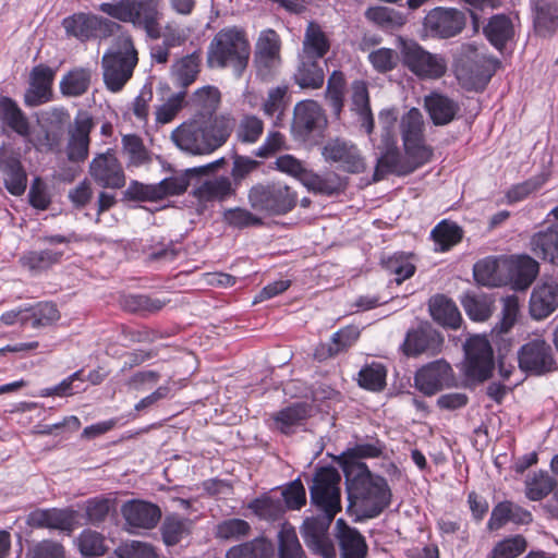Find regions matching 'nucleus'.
I'll return each instance as SVG.
<instances>
[{"label": "nucleus", "instance_id": "nucleus-1", "mask_svg": "<svg viewBox=\"0 0 558 558\" xmlns=\"http://www.w3.org/2000/svg\"><path fill=\"white\" fill-rule=\"evenodd\" d=\"M340 480L336 469L322 468L316 472L310 487L312 504L320 513L305 519L302 536L305 544L324 558H331L335 555V548L327 532L333 518L341 510Z\"/></svg>", "mask_w": 558, "mask_h": 558}, {"label": "nucleus", "instance_id": "nucleus-2", "mask_svg": "<svg viewBox=\"0 0 558 558\" xmlns=\"http://www.w3.org/2000/svg\"><path fill=\"white\" fill-rule=\"evenodd\" d=\"M232 128V119L228 116L202 114L175 128L171 133V140L186 154L209 155L227 142Z\"/></svg>", "mask_w": 558, "mask_h": 558}, {"label": "nucleus", "instance_id": "nucleus-3", "mask_svg": "<svg viewBox=\"0 0 558 558\" xmlns=\"http://www.w3.org/2000/svg\"><path fill=\"white\" fill-rule=\"evenodd\" d=\"M349 509L357 519H372L379 515L391 500L387 481L371 473L368 468L350 463L345 469Z\"/></svg>", "mask_w": 558, "mask_h": 558}, {"label": "nucleus", "instance_id": "nucleus-4", "mask_svg": "<svg viewBox=\"0 0 558 558\" xmlns=\"http://www.w3.org/2000/svg\"><path fill=\"white\" fill-rule=\"evenodd\" d=\"M251 46L244 29L238 26L221 28L211 39L207 50L210 68H231L240 77L247 68Z\"/></svg>", "mask_w": 558, "mask_h": 558}, {"label": "nucleus", "instance_id": "nucleus-5", "mask_svg": "<svg viewBox=\"0 0 558 558\" xmlns=\"http://www.w3.org/2000/svg\"><path fill=\"white\" fill-rule=\"evenodd\" d=\"M99 10L112 19L144 31L150 39L161 36V0H113L101 3Z\"/></svg>", "mask_w": 558, "mask_h": 558}, {"label": "nucleus", "instance_id": "nucleus-6", "mask_svg": "<svg viewBox=\"0 0 558 558\" xmlns=\"http://www.w3.org/2000/svg\"><path fill=\"white\" fill-rule=\"evenodd\" d=\"M137 62V50L132 36L128 33L120 34L101 59L106 87L113 93L120 92L132 77Z\"/></svg>", "mask_w": 558, "mask_h": 558}, {"label": "nucleus", "instance_id": "nucleus-7", "mask_svg": "<svg viewBox=\"0 0 558 558\" xmlns=\"http://www.w3.org/2000/svg\"><path fill=\"white\" fill-rule=\"evenodd\" d=\"M497 66V61L480 51L474 45H466L456 63V76L468 90L485 88Z\"/></svg>", "mask_w": 558, "mask_h": 558}, {"label": "nucleus", "instance_id": "nucleus-8", "mask_svg": "<svg viewBox=\"0 0 558 558\" xmlns=\"http://www.w3.org/2000/svg\"><path fill=\"white\" fill-rule=\"evenodd\" d=\"M400 41V53L404 64L413 74L423 80L440 78L447 71V62L440 54L430 53L413 40Z\"/></svg>", "mask_w": 558, "mask_h": 558}, {"label": "nucleus", "instance_id": "nucleus-9", "mask_svg": "<svg viewBox=\"0 0 558 558\" xmlns=\"http://www.w3.org/2000/svg\"><path fill=\"white\" fill-rule=\"evenodd\" d=\"M251 206L257 210L281 215L290 211L296 204V195L281 182L256 184L248 193Z\"/></svg>", "mask_w": 558, "mask_h": 558}, {"label": "nucleus", "instance_id": "nucleus-10", "mask_svg": "<svg viewBox=\"0 0 558 558\" xmlns=\"http://www.w3.org/2000/svg\"><path fill=\"white\" fill-rule=\"evenodd\" d=\"M464 352L465 375L474 380L487 379L494 369L493 349L487 338L484 336L471 337L464 345Z\"/></svg>", "mask_w": 558, "mask_h": 558}, {"label": "nucleus", "instance_id": "nucleus-11", "mask_svg": "<svg viewBox=\"0 0 558 558\" xmlns=\"http://www.w3.org/2000/svg\"><path fill=\"white\" fill-rule=\"evenodd\" d=\"M322 155L327 162L335 163L339 170L361 173L366 165L355 144L343 138H331L323 146Z\"/></svg>", "mask_w": 558, "mask_h": 558}, {"label": "nucleus", "instance_id": "nucleus-12", "mask_svg": "<svg viewBox=\"0 0 558 558\" xmlns=\"http://www.w3.org/2000/svg\"><path fill=\"white\" fill-rule=\"evenodd\" d=\"M518 361L522 371L534 375H544L557 368L551 347L539 338L521 347Z\"/></svg>", "mask_w": 558, "mask_h": 558}, {"label": "nucleus", "instance_id": "nucleus-13", "mask_svg": "<svg viewBox=\"0 0 558 558\" xmlns=\"http://www.w3.org/2000/svg\"><path fill=\"white\" fill-rule=\"evenodd\" d=\"M62 25L68 35L81 41L98 36H107L112 29L120 28V25L96 15L85 13L73 14L63 20Z\"/></svg>", "mask_w": 558, "mask_h": 558}, {"label": "nucleus", "instance_id": "nucleus-14", "mask_svg": "<svg viewBox=\"0 0 558 558\" xmlns=\"http://www.w3.org/2000/svg\"><path fill=\"white\" fill-rule=\"evenodd\" d=\"M89 175L104 189H121L125 184L123 168L110 150L94 157L89 165Z\"/></svg>", "mask_w": 558, "mask_h": 558}, {"label": "nucleus", "instance_id": "nucleus-15", "mask_svg": "<svg viewBox=\"0 0 558 558\" xmlns=\"http://www.w3.org/2000/svg\"><path fill=\"white\" fill-rule=\"evenodd\" d=\"M451 366L444 360L434 361L421 367L414 377L415 387L426 396H433L437 391L453 384Z\"/></svg>", "mask_w": 558, "mask_h": 558}, {"label": "nucleus", "instance_id": "nucleus-16", "mask_svg": "<svg viewBox=\"0 0 558 558\" xmlns=\"http://www.w3.org/2000/svg\"><path fill=\"white\" fill-rule=\"evenodd\" d=\"M56 70L38 64L29 73L28 87L24 94V104L27 107H37L52 99V84Z\"/></svg>", "mask_w": 558, "mask_h": 558}, {"label": "nucleus", "instance_id": "nucleus-17", "mask_svg": "<svg viewBox=\"0 0 558 558\" xmlns=\"http://www.w3.org/2000/svg\"><path fill=\"white\" fill-rule=\"evenodd\" d=\"M121 513L129 530H151L161 519L160 508L149 501L133 499L123 504Z\"/></svg>", "mask_w": 558, "mask_h": 558}, {"label": "nucleus", "instance_id": "nucleus-18", "mask_svg": "<svg viewBox=\"0 0 558 558\" xmlns=\"http://www.w3.org/2000/svg\"><path fill=\"white\" fill-rule=\"evenodd\" d=\"M465 25L464 14L457 9L435 8L425 17L424 26L433 35L449 38L459 34Z\"/></svg>", "mask_w": 558, "mask_h": 558}, {"label": "nucleus", "instance_id": "nucleus-19", "mask_svg": "<svg viewBox=\"0 0 558 558\" xmlns=\"http://www.w3.org/2000/svg\"><path fill=\"white\" fill-rule=\"evenodd\" d=\"M558 308V283L551 278H543L534 287L530 298V314L534 319L548 317Z\"/></svg>", "mask_w": 558, "mask_h": 558}, {"label": "nucleus", "instance_id": "nucleus-20", "mask_svg": "<svg viewBox=\"0 0 558 558\" xmlns=\"http://www.w3.org/2000/svg\"><path fill=\"white\" fill-rule=\"evenodd\" d=\"M326 123L322 107L314 100H303L294 107L292 130L299 137L306 138Z\"/></svg>", "mask_w": 558, "mask_h": 558}, {"label": "nucleus", "instance_id": "nucleus-21", "mask_svg": "<svg viewBox=\"0 0 558 558\" xmlns=\"http://www.w3.org/2000/svg\"><path fill=\"white\" fill-rule=\"evenodd\" d=\"M508 282L515 290H525L539 271L538 263L529 255H518L504 259Z\"/></svg>", "mask_w": 558, "mask_h": 558}, {"label": "nucleus", "instance_id": "nucleus-22", "mask_svg": "<svg viewBox=\"0 0 558 558\" xmlns=\"http://www.w3.org/2000/svg\"><path fill=\"white\" fill-rule=\"evenodd\" d=\"M74 511L69 509H37L28 514L27 523L33 527L51 529L72 532L74 527Z\"/></svg>", "mask_w": 558, "mask_h": 558}, {"label": "nucleus", "instance_id": "nucleus-23", "mask_svg": "<svg viewBox=\"0 0 558 558\" xmlns=\"http://www.w3.org/2000/svg\"><path fill=\"white\" fill-rule=\"evenodd\" d=\"M0 172L3 174L4 186L14 196L22 195L27 186V174L19 157L8 155L0 148Z\"/></svg>", "mask_w": 558, "mask_h": 558}, {"label": "nucleus", "instance_id": "nucleus-24", "mask_svg": "<svg viewBox=\"0 0 558 558\" xmlns=\"http://www.w3.org/2000/svg\"><path fill=\"white\" fill-rule=\"evenodd\" d=\"M92 128V119L87 116L80 114L75 118L66 147V155L70 161L80 162L87 158Z\"/></svg>", "mask_w": 558, "mask_h": 558}, {"label": "nucleus", "instance_id": "nucleus-25", "mask_svg": "<svg viewBox=\"0 0 558 558\" xmlns=\"http://www.w3.org/2000/svg\"><path fill=\"white\" fill-rule=\"evenodd\" d=\"M280 40L272 29L260 33L256 43L255 63L258 71L267 73L275 69L280 62Z\"/></svg>", "mask_w": 558, "mask_h": 558}, {"label": "nucleus", "instance_id": "nucleus-26", "mask_svg": "<svg viewBox=\"0 0 558 558\" xmlns=\"http://www.w3.org/2000/svg\"><path fill=\"white\" fill-rule=\"evenodd\" d=\"M336 530L341 558H365L367 545L356 529L347 525L343 519H338Z\"/></svg>", "mask_w": 558, "mask_h": 558}, {"label": "nucleus", "instance_id": "nucleus-27", "mask_svg": "<svg viewBox=\"0 0 558 558\" xmlns=\"http://www.w3.org/2000/svg\"><path fill=\"white\" fill-rule=\"evenodd\" d=\"M530 250L537 258L558 267V225L535 232L530 240Z\"/></svg>", "mask_w": 558, "mask_h": 558}, {"label": "nucleus", "instance_id": "nucleus-28", "mask_svg": "<svg viewBox=\"0 0 558 558\" xmlns=\"http://www.w3.org/2000/svg\"><path fill=\"white\" fill-rule=\"evenodd\" d=\"M442 344V338L430 328L410 330L403 342V352L407 355H417L424 352L432 354L438 352Z\"/></svg>", "mask_w": 558, "mask_h": 558}, {"label": "nucleus", "instance_id": "nucleus-29", "mask_svg": "<svg viewBox=\"0 0 558 558\" xmlns=\"http://www.w3.org/2000/svg\"><path fill=\"white\" fill-rule=\"evenodd\" d=\"M234 192L235 189L230 178L221 175L203 181L193 190V195L198 203L206 205L210 202L223 201Z\"/></svg>", "mask_w": 558, "mask_h": 558}, {"label": "nucleus", "instance_id": "nucleus-30", "mask_svg": "<svg viewBox=\"0 0 558 558\" xmlns=\"http://www.w3.org/2000/svg\"><path fill=\"white\" fill-rule=\"evenodd\" d=\"M474 279L486 287H500L508 283L504 259L486 257L478 260L473 267Z\"/></svg>", "mask_w": 558, "mask_h": 558}, {"label": "nucleus", "instance_id": "nucleus-31", "mask_svg": "<svg viewBox=\"0 0 558 558\" xmlns=\"http://www.w3.org/2000/svg\"><path fill=\"white\" fill-rule=\"evenodd\" d=\"M330 49V40L322 27L311 22L305 31L302 50L299 56L315 60L322 59Z\"/></svg>", "mask_w": 558, "mask_h": 558}, {"label": "nucleus", "instance_id": "nucleus-32", "mask_svg": "<svg viewBox=\"0 0 558 558\" xmlns=\"http://www.w3.org/2000/svg\"><path fill=\"white\" fill-rule=\"evenodd\" d=\"M425 108L436 125H445L451 122L459 106L456 101L441 94L434 93L425 97Z\"/></svg>", "mask_w": 558, "mask_h": 558}, {"label": "nucleus", "instance_id": "nucleus-33", "mask_svg": "<svg viewBox=\"0 0 558 558\" xmlns=\"http://www.w3.org/2000/svg\"><path fill=\"white\" fill-rule=\"evenodd\" d=\"M0 120L16 134L29 136V121L26 114L17 106L16 101L9 97L0 98Z\"/></svg>", "mask_w": 558, "mask_h": 558}, {"label": "nucleus", "instance_id": "nucleus-34", "mask_svg": "<svg viewBox=\"0 0 558 558\" xmlns=\"http://www.w3.org/2000/svg\"><path fill=\"white\" fill-rule=\"evenodd\" d=\"M294 81L301 88H320L325 81V73L319 64V60L299 56V65L294 73Z\"/></svg>", "mask_w": 558, "mask_h": 558}, {"label": "nucleus", "instance_id": "nucleus-35", "mask_svg": "<svg viewBox=\"0 0 558 558\" xmlns=\"http://www.w3.org/2000/svg\"><path fill=\"white\" fill-rule=\"evenodd\" d=\"M312 412V407L306 402L293 403L274 415L275 427L284 434H290L293 428L302 424Z\"/></svg>", "mask_w": 558, "mask_h": 558}, {"label": "nucleus", "instance_id": "nucleus-36", "mask_svg": "<svg viewBox=\"0 0 558 558\" xmlns=\"http://www.w3.org/2000/svg\"><path fill=\"white\" fill-rule=\"evenodd\" d=\"M428 307L438 324L453 329L459 327L461 315L452 300L445 295H435L429 300Z\"/></svg>", "mask_w": 558, "mask_h": 558}, {"label": "nucleus", "instance_id": "nucleus-37", "mask_svg": "<svg viewBox=\"0 0 558 558\" xmlns=\"http://www.w3.org/2000/svg\"><path fill=\"white\" fill-rule=\"evenodd\" d=\"M92 81V72L87 68H75L69 71L60 81L59 87L63 96L80 97L84 95Z\"/></svg>", "mask_w": 558, "mask_h": 558}, {"label": "nucleus", "instance_id": "nucleus-38", "mask_svg": "<svg viewBox=\"0 0 558 558\" xmlns=\"http://www.w3.org/2000/svg\"><path fill=\"white\" fill-rule=\"evenodd\" d=\"M534 27L543 36L550 35L558 28V2L541 0L535 3Z\"/></svg>", "mask_w": 558, "mask_h": 558}, {"label": "nucleus", "instance_id": "nucleus-39", "mask_svg": "<svg viewBox=\"0 0 558 558\" xmlns=\"http://www.w3.org/2000/svg\"><path fill=\"white\" fill-rule=\"evenodd\" d=\"M352 109L359 114L361 126L367 134L374 129V119L369 108L367 87L364 82L355 81L352 84Z\"/></svg>", "mask_w": 558, "mask_h": 558}, {"label": "nucleus", "instance_id": "nucleus-40", "mask_svg": "<svg viewBox=\"0 0 558 558\" xmlns=\"http://www.w3.org/2000/svg\"><path fill=\"white\" fill-rule=\"evenodd\" d=\"M201 68V53L193 52L177 62L171 68V75L174 82L185 88L191 85L197 77Z\"/></svg>", "mask_w": 558, "mask_h": 558}, {"label": "nucleus", "instance_id": "nucleus-41", "mask_svg": "<svg viewBox=\"0 0 558 558\" xmlns=\"http://www.w3.org/2000/svg\"><path fill=\"white\" fill-rule=\"evenodd\" d=\"M192 521L179 514H168L160 527L162 541L167 546H173L190 535Z\"/></svg>", "mask_w": 558, "mask_h": 558}, {"label": "nucleus", "instance_id": "nucleus-42", "mask_svg": "<svg viewBox=\"0 0 558 558\" xmlns=\"http://www.w3.org/2000/svg\"><path fill=\"white\" fill-rule=\"evenodd\" d=\"M62 256V251H29L21 256L20 263L24 268H26L31 272L38 274L58 264L61 260Z\"/></svg>", "mask_w": 558, "mask_h": 558}, {"label": "nucleus", "instance_id": "nucleus-43", "mask_svg": "<svg viewBox=\"0 0 558 558\" xmlns=\"http://www.w3.org/2000/svg\"><path fill=\"white\" fill-rule=\"evenodd\" d=\"M466 315L474 322H484L493 313L494 300L484 293L468 292L461 299Z\"/></svg>", "mask_w": 558, "mask_h": 558}, {"label": "nucleus", "instance_id": "nucleus-44", "mask_svg": "<svg viewBox=\"0 0 558 558\" xmlns=\"http://www.w3.org/2000/svg\"><path fill=\"white\" fill-rule=\"evenodd\" d=\"M195 177V169H186L184 171L175 172L173 175L165 178L157 183V191L159 199L169 196L182 195L186 192L191 184L192 178Z\"/></svg>", "mask_w": 558, "mask_h": 558}, {"label": "nucleus", "instance_id": "nucleus-45", "mask_svg": "<svg viewBox=\"0 0 558 558\" xmlns=\"http://www.w3.org/2000/svg\"><path fill=\"white\" fill-rule=\"evenodd\" d=\"M272 555L274 546L265 538H255L227 551V558H270Z\"/></svg>", "mask_w": 558, "mask_h": 558}, {"label": "nucleus", "instance_id": "nucleus-46", "mask_svg": "<svg viewBox=\"0 0 558 558\" xmlns=\"http://www.w3.org/2000/svg\"><path fill=\"white\" fill-rule=\"evenodd\" d=\"M60 318L57 306L50 302H41L27 310V314L22 317L23 325H31L33 328L49 326Z\"/></svg>", "mask_w": 558, "mask_h": 558}, {"label": "nucleus", "instance_id": "nucleus-47", "mask_svg": "<svg viewBox=\"0 0 558 558\" xmlns=\"http://www.w3.org/2000/svg\"><path fill=\"white\" fill-rule=\"evenodd\" d=\"M487 39L497 49H501L513 35V26L506 15L493 16L484 28Z\"/></svg>", "mask_w": 558, "mask_h": 558}, {"label": "nucleus", "instance_id": "nucleus-48", "mask_svg": "<svg viewBox=\"0 0 558 558\" xmlns=\"http://www.w3.org/2000/svg\"><path fill=\"white\" fill-rule=\"evenodd\" d=\"M365 16L378 26L389 31L399 28L405 23V16L402 13L381 5L368 8Z\"/></svg>", "mask_w": 558, "mask_h": 558}, {"label": "nucleus", "instance_id": "nucleus-49", "mask_svg": "<svg viewBox=\"0 0 558 558\" xmlns=\"http://www.w3.org/2000/svg\"><path fill=\"white\" fill-rule=\"evenodd\" d=\"M432 238L437 250L445 252L461 241L462 230L458 225L444 220L432 230Z\"/></svg>", "mask_w": 558, "mask_h": 558}, {"label": "nucleus", "instance_id": "nucleus-50", "mask_svg": "<svg viewBox=\"0 0 558 558\" xmlns=\"http://www.w3.org/2000/svg\"><path fill=\"white\" fill-rule=\"evenodd\" d=\"M423 129L424 120L421 111L416 108H412L401 120L403 144L424 140Z\"/></svg>", "mask_w": 558, "mask_h": 558}, {"label": "nucleus", "instance_id": "nucleus-51", "mask_svg": "<svg viewBox=\"0 0 558 558\" xmlns=\"http://www.w3.org/2000/svg\"><path fill=\"white\" fill-rule=\"evenodd\" d=\"M345 78L342 72L333 71L327 82L326 99L333 113L339 116L343 108Z\"/></svg>", "mask_w": 558, "mask_h": 558}, {"label": "nucleus", "instance_id": "nucleus-52", "mask_svg": "<svg viewBox=\"0 0 558 558\" xmlns=\"http://www.w3.org/2000/svg\"><path fill=\"white\" fill-rule=\"evenodd\" d=\"M386 270L396 276L395 280L400 284L415 272L412 255L396 253L384 262Z\"/></svg>", "mask_w": 558, "mask_h": 558}, {"label": "nucleus", "instance_id": "nucleus-53", "mask_svg": "<svg viewBox=\"0 0 558 558\" xmlns=\"http://www.w3.org/2000/svg\"><path fill=\"white\" fill-rule=\"evenodd\" d=\"M387 371L380 363L373 362L365 365L359 373V384L361 387L379 391L386 385Z\"/></svg>", "mask_w": 558, "mask_h": 558}, {"label": "nucleus", "instance_id": "nucleus-54", "mask_svg": "<svg viewBox=\"0 0 558 558\" xmlns=\"http://www.w3.org/2000/svg\"><path fill=\"white\" fill-rule=\"evenodd\" d=\"M123 153L126 155L129 165L133 167L144 166L149 162L150 157L141 137L128 134L122 137Z\"/></svg>", "mask_w": 558, "mask_h": 558}, {"label": "nucleus", "instance_id": "nucleus-55", "mask_svg": "<svg viewBox=\"0 0 558 558\" xmlns=\"http://www.w3.org/2000/svg\"><path fill=\"white\" fill-rule=\"evenodd\" d=\"M279 558H304V551L292 526L283 525L278 534Z\"/></svg>", "mask_w": 558, "mask_h": 558}, {"label": "nucleus", "instance_id": "nucleus-56", "mask_svg": "<svg viewBox=\"0 0 558 558\" xmlns=\"http://www.w3.org/2000/svg\"><path fill=\"white\" fill-rule=\"evenodd\" d=\"M264 132V122L256 116L245 114L236 126V137L246 144L256 143Z\"/></svg>", "mask_w": 558, "mask_h": 558}, {"label": "nucleus", "instance_id": "nucleus-57", "mask_svg": "<svg viewBox=\"0 0 558 558\" xmlns=\"http://www.w3.org/2000/svg\"><path fill=\"white\" fill-rule=\"evenodd\" d=\"M248 508L257 517L265 520H276L283 512L282 501L270 496L254 499L248 504Z\"/></svg>", "mask_w": 558, "mask_h": 558}, {"label": "nucleus", "instance_id": "nucleus-58", "mask_svg": "<svg viewBox=\"0 0 558 558\" xmlns=\"http://www.w3.org/2000/svg\"><path fill=\"white\" fill-rule=\"evenodd\" d=\"M77 546L81 554L85 557L104 555L107 549L104 536L92 530H84L80 534L77 538Z\"/></svg>", "mask_w": 558, "mask_h": 558}, {"label": "nucleus", "instance_id": "nucleus-59", "mask_svg": "<svg viewBox=\"0 0 558 558\" xmlns=\"http://www.w3.org/2000/svg\"><path fill=\"white\" fill-rule=\"evenodd\" d=\"M308 191L323 195H332L339 190L336 177H322L308 170L301 182Z\"/></svg>", "mask_w": 558, "mask_h": 558}, {"label": "nucleus", "instance_id": "nucleus-60", "mask_svg": "<svg viewBox=\"0 0 558 558\" xmlns=\"http://www.w3.org/2000/svg\"><path fill=\"white\" fill-rule=\"evenodd\" d=\"M553 486V478L547 473H534L526 478V496L531 500H541L551 492Z\"/></svg>", "mask_w": 558, "mask_h": 558}, {"label": "nucleus", "instance_id": "nucleus-61", "mask_svg": "<svg viewBox=\"0 0 558 558\" xmlns=\"http://www.w3.org/2000/svg\"><path fill=\"white\" fill-rule=\"evenodd\" d=\"M27 137L28 142L35 147L36 150L40 153H47L59 148L62 140V132L59 129H41L33 136L29 135Z\"/></svg>", "mask_w": 558, "mask_h": 558}, {"label": "nucleus", "instance_id": "nucleus-62", "mask_svg": "<svg viewBox=\"0 0 558 558\" xmlns=\"http://www.w3.org/2000/svg\"><path fill=\"white\" fill-rule=\"evenodd\" d=\"M526 549V542L520 535L507 537L495 545L490 558H517Z\"/></svg>", "mask_w": 558, "mask_h": 558}, {"label": "nucleus", "instance_id": "nucleus-63", "mask_svg": "<svg viewBox=\"0 0 558 558\" xmlns=\"http://www.w3.org/2000/svg\"><path fill=\"white\" fill-rule=\"evenodd\" d=\"M192 101L194 106L211 114L220 102V92L214 86H203L193 94Z\"/></svg>", "mask_w": 558, "mask_h": 558}, {"label": "nucleus", "instance_id": "nucleus-64", "mask_svg": "<svg viewBox=\"0 0 558 558\" xmlns=\"http://www.w3.org/2000/svg\"><path fill=\"white\" fill-rule=\"evenodd\" d=\"M116 554L119 558H158L155 548L147 543L131 541L121 544Z\"/></svg>", "mask_w": 558, "mask_h": 558}]
</instances>
